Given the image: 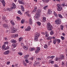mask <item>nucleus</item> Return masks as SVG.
I'll return each instance as SVG.
<instances>
[{
    "label": "nucleus",
    "instance_id": "4d7b16f0",
    "mask_svg": "<svg viewBox=\"0 0 67 67\" xmlns=\"http://www.w3.org/2000/svg\"><path fill=\"white\" fill-rule=\"evenodd\" d=\"M58 59V58L57 57H56L55 58V61H57Z\"/></svg>",
    "mask_w": 67,
    "mask_h": 67
},
{
    "label": "nucleus",
    "instance_id": "ddd939ff",
    "mask_svg": "<svg viewBox=\"0 0 67 67\" xmlns=\"http://www.w3.org/2000/svg\"><path fill=\"white\" fill-rule=\"evenodd\" d=\"M50 34L51 35H54V31L52 30L50 32Z\"/></svg>",
    "mask_w": 67,
    "mask_h": 67
},
{
    "label": "nucleus",
    "instance_id": "3c124183",
    "mask_svg": "<svg viewBox=\"0 0 67 67\" xmlns=\"http://www.w3.org/2000/svg\"><path fill=\"white\" fill-rule=\"evenodd\" d=\"M36 10H37L36 9H34L32 11L33 13L34 12H35L36 11Z\"/></svg>",
    "mask_w": 67,
    "mask_h": 67
},
{
    "label": "nucleus",
    "instance_id": "37998d69",
    "mask_svg": "<svg viewBox=\"0 0 67 67\" xmlns=\"http://www.w3.org/2000/svg\"><path fill=\"white\" fill-rule=\"evenodd\" d=\"M12 46L14 48H15L16 47V44H12Z\"/></svg>",
    "mask_w": 67,
    "mask_h": 67
},
{
    "label": "nucleus",
    "instance_id": "1a4fd4ad",
    "mask_svg": "<svg viewBox=\"0 0 67 67\" xmlns=\"http://www.w3.org/2000/svg\"><path fill=\"white\" fill-rule=\"evenodd\" d=\"M3 26L5 28H6V29H7V28H8V25L6 24H3Z\"/></svg>",
    "mask_w": 67,
    "mask_h": 67
},
{
    "label": "nucleus",
    "instance_id": "f8f14e48",
    "mask_svg": "<svg viewBox=\"0 0 67 67\" xmlns=\"http://www.w3.org/2000/svg\"><path fill=\"white\" fill-rule=\"evenodd\" d=\"M16 42V40L14 39H12L10 41V42L12 43H15Z\"/></svg>",
    "mask_w": 67,
    "mask_h": 67
},
{
    "label": "nucleus",
    "instance_id": "20e7f679",
    "mask_svg": "<svg viewBox=\"0 0 67 67\" xmlns=\"http://www.w3.org/2000/svg\"><path fill=\"white\" fill-rule=\"evenodd\" d=\"M16 8V6H15V4L14 3L12 4V7H10L11 9H14Z\"/></svg>",
    "mask_w": 67,
    "mask_h": 67
},
{
    "label": "nucleus",
    "instance_id": "8fccbe9b",
    "mask_svg": "<svg viewBox=\"0 0 67 67\" xmlns=\"http://www.w3.org/2000/svg\"><path fill=\"white\" fill-rule=\"evenodd\" d=\"M62 6L64 7H65V6H66V5L65 4V3H63V4H62Z\"/></svg>",
    "mask_w": 67,
    "mask_h": 67
},
{
    "label": "nucleus",
    "instance_id": "79ce46f5",
    "mask_svg": "<svg viewBox=\"0 0 67 67\" xmlns=\"http://www.w3.org/2000/svg\"><path fill=\"white\" fill-rule=\"evenodd\" d=\"M35 50V48H31L30 49V51H34Z\"/></svg>",
    "mask_w": 67,
    "mask_h": 67
},
{
    "label": "nucleus",
    "instance_id": "e433bc0d",
    "mask_svg": "<svg viewBox=\"0 0 67 67\" xmlns=\"http://www.w3.org/2000/svg\"><path fill=\"white\" fill-rule=\"evenodd\" d=\"M3 20L5 21H7V19L5 17H3Z\"/></svg>",
    "mask_w": 67,
    "mask_h": 67
},
{
    "label": "nucleus",
    "instance_id": "0e129e2a",
    "mask_svg": "<svg viewBox=\"0 0 67 67\" xmlns=\"http://www.w3.org/2000/svg\"><path fill=\"white\" fill-rule=\"evenodd\" d=\"M11 8H8L7 9V10L8 11H11Z\"/></svg>",
    "mask_w": 67,
    "mask_h": 67
},
{
    "label": "nucleus",
    "instance_id": "72a5a7b5",
    "mask_svg": "<svg viewBox=\"0 0 67 67\" xmlns=\"http://www.w3.org/2000/svg\"><path fill=\"white\" fill-rule=\"evenodd\" d=\"M5 45L4 44L3 45L2 47V48L3 49H5Z\"/></svg>",
    "mask_w": 67,
    "mask_h": 67
},
{
    "label": "nucleus",
    "instance_id": "5701e85b",
    "mask_svg": "<svg viewBox=\"0 0 67 67\" xmlns=\"http://www.w3.org/2000/svg\"><path fill=\"white\" fill-rule=\"evenodd\" d=\"M18 2L20 4H24V2L23 1H20V0H19L18 1Z\"/></svg>",
    "mask_w": 67,
    "mask_h": 67
},
{
    "label": "nucleus",
    "instance_id": "09e8293b",
    "mask_svg": "<svg viewBox=\"0 0 67 67\" xmlns=\"http://www.w3.org/2000/svg\"><path fill=\"white\" fill-rule=\"evenodd\" d=\"M50 63H51L52 64H53L54 63V62L53 60H52L50 62Z\"/></svg>",
    "mask_w": 67,
    "mask_h": 67
},
{
    "label": "nucleus",
    "instance_id": "5fc2aeb1",
    "mask_svg": "<svg viewBox=\"0 0 67 67\" xmlns=\"http://www.w3.org/2000/svg\"><path fill=\"white\" fill-rule=\"evenodd\" d=\"M10 63V62H7V65H9Z\"/></svg>",
    "mask_w": 67,
    "mask_h": 67
},
{
    "label": "nucleus",
    "instance_id": "de8ad7c7",
    "mask_svg": "<svg viewBox=\"0 0 67 67\" xmlns=\"http://www.w3.org/2000/svg\"><path fill=\"white\" fill-rule=\"evenodd\" d=\"M23 64L25 66H27V64H26V63H25V62H24Z\"/></svg>",
    "mask_w": 67,
    "mask_h": 67
},
{
    "label": "nucleus",
    "instance_id": "774afa93",
    "mask_svg": "<svg viewBox=\"0 0 67 67\" xmlns=\"http://www.w3.org/2000/svg\"><path fill=\"white\" fill-rule=\"evenodd\" d=\"M34 58L33 57H32L30 58V59H31V60H33V59H34Z\"/></svg>",
    "mask_w": 67,
    "mask_h": 67
},
{
    "label": "nucleus",
    "instance_id": "2f4dec72",
    "mask_svg": "<svg viewBox=\"0 0 67 67\" xmlns=\"http://www.w3.org/2000/svg\"><path fill=\"white\" fill-rule=\"evenodd\" d=\"M57 43H60V40L59 39H57Z\"/></svg>",
    "mask_w": 67,
    "mask_h": 67
},
{
    "label": "nucleus",
    "instance_id": "c85d7f7f",
    "mask_svg": "<svg viewBox=\"0 0 67 67\" xmlns=\"http://www.w3.org/2000/svg\"><path fill=\"white\" fill-rule=\"evenodd\" d=\"M37 24L39 26H40V25H41V22H40L39 21H37Z\"/></svg>",
    "mask_w": 67,
    "mask_h": 67
},
{
    "label": "nucleus",
    "instance_id": "13d9d810",
    "mask_svg": "<svg viewBox=\"0 0 67 67\" xmlns=\"http://www.w3.org/2000/svg\"><path fill=\"white\" fill-rule=\"evenodd\" d=\"M9 43V42H4V44H8Z\"/></svg>",
    "mask_w": 67,
    "mask_h": 67
},
{
    "label": "nucleus",
    "instance_id": "473e14b6",
    "mask_svg": "<svg viewBox=\"0 0 67 67\" xmlns=\"http://www.w3.org/2000/svg\"><path fill=\"white\" fill-rule=\"evenodd\" d=\"M23 48L24 49H27L28 47H27V46H24L23 47Z\"/></svg>",
    "mask_w": 67,
    "mask_h": 67
},
{
    "label": "nucleus",
    "instance_id": "4be33fe9",
    "mask_svg": "<svg viewBox=\"0 0 67 67\" xmlns=\"http://www.w3.org/2000/svg\"><path fill=\"white\" fill-rule=\"evenodd\" d=\"M62 7H60L58 8L57 10L58 11H59L62 10Z\"/></svg>",
    "mask_w": 67,
    "mask_h": 67
},
{
    "label": "nucleus",
    "instance_id": "a19ab883",
    "mask_svg": "<svg viewBox=\"0 0 67 67\" xmlns=\"http://www.w3.org/2000/svg\"><path fill=\"white\" fill-rule=\"evenodd\" d=\"M62 66H65V63L63 61L62 62Z\"/></svg>",
    "mask_w": 67,
    "mask_h": 67
},
{
    "label": "nucleus",
    "instance_id": "c756f323",
    "mask_svg": "<svg viewBox=\"0 0 67 67\" xmlns=\"http://www.w3.org/2000/svg\"><path fill=\"white\" fill-rule=\"evenodd\" d=\"M21 10H22V11L23 12H24V7H23V5H21Z\"/></svg>",
    "mask_w": 67,
    "mask_h": 67
},
{
    "label": "nucleus",
    "instance_id": "6e6552de",
    "mask_svg": "<svg viewBox=\"0 0 67 67\" xmlns=\"http://www.w3.org/2000/svg\"><path fill=\"white\" fill-rule=\"evenodd\" d=\"M41 48L40 47H38L37 49H36V51H35V52L36 54L37 53H38L40 51V50H41Z\"/></svg>",
    "mask_w": 67,
    "mask_h": 67
},
{
    "label": "nucleus",
    "instance_id": "423d86ee",
    "mask_svg": "<svg viewBox=\"0 0 67 67\" xmlns=\"http://www.w3.org/2000/svg\"><path fill=\"white\" fill-rule=\"evenodd\" d=\"M16 32V29L15 28H13L11 30V32L12 33H14Z\"/></svg>",
    "mask_w": 67,
    "mask_h": 67
},
{
    "label": "nucleus",
    "instance_id": "a878e982",
    "mask_svg": "<svg viewBox=\"0 0 67 67\" xmlns=\"http://www.w3.org/2000/svg\"><path fill=\"white\" fill-rule=\"evenodd\" d=\"M40 63V62H36V63H35L34 64V66H37V65H39V64Z\"/></svg>",
    "mask_w": 67,
    "mask_h": 67
},
{
    "label": "nucleus",
    "instance_id": "dca6fc26",
    "mask_svg": "<svg viewBox=\"0 0 67 67\" xmlns=\"http://www.w3.org/2000/svg\"><path fill=\"white\" fill-rule=\"evenodd\" d=\"M43 2L44 3H48L49 2V0H42Z\"/></svg>",
    "mask_w": 67,
    "mask_h": 67
},
{
    "label": "nucleus",
    "instance_id": "338daca9",
    "mask_svg": "<svg viewBox=\"0 0 67 67\" xmlns=\"http://www.w3.org/2000/svg\"><path fill=\"white\" fill-rule=\"evenodd\" d=\"M34 9H35L37 10V7L36 6H35L34 7Z\"/></svg>",
    "mask_w": 67,
    "mask_h": 67
},
{
    "label": "nucleus",
    "instance_id": "393cba45",
    "mask_svg": "<svg viewBox=\"0 0 67 67\" xmlns=\"http://www.w3.org/2000/svg\"><path fill=\"white\" fill-rule=\"evenodd\" d=\"M52 38V37L51 36H49L47 38V40H51Z\"/></svg>",
    "mask_w": 67,
    "mask_h": 67
},
{
    "label": "nucleus",
    "instance_id": "aec40b11",
    "mask_svg": "<svg viewBox=\"0 0 67 67\" xmlns=\"http://www.w3.org/2000/svg\"><path fill=\"white\" fill-rule=\"evenodd\" d=\"M48 5H47L46 6H44L43 7V9H44V10H46L47 9V7H48Z\"/></svg>",
    "mask_w": 67,
    "mask_h": 67
},
{
    "label": "nucleus",
    "instance_id": "680f3d73",
    "mask_svg": "<svg viewBox=\"0 0 67 67\" xmlns=\"http://www.w3.org/2000/svg\"><path fill=\"white\" fill-rule=\"evenodd\" d=\"M54 67H59V66L56 64H55L54 65Z\"/></svg>",
    "mask_w": 67,
    "mask_h": 67
},
{
    "label": "nucleus",
    "instance_id": "69168bd1",
    "mask_svg": "<svg viewBox=\"0 0 67 67\" xmlns=\"http://www.w3.org/2000/svg\"><path fill=\"white\" fill-rule=\"evenodd\" d=\"M21 46H23L24 45V43H21Z\"/></svg>",
    "mask_w": 67,
    "mask_h": 67
},
{
    "label": "nucleus",
    "instance_id": "c9c22d12",
    "mask_svg": "<svg viewBox=\"0 0 67 67\" xmlns=\"http://www.w3.org/2000/svg\"><path fill=\"white\" fill-rule=\"evenodd\" d=\"M18 34H15V35H13L14 37H18Z\"/></svg>",
    "mask_w": 67,
    "mask_h": 67
},
{
    "label": "nucleus",
    "instance_id": "6ab92c4d",
    "mask_svg": "<svg viewBox=\"0 0 67 67\" xmlns=\"http://www.w3.org/2000/svg\"><path fill=\"white\" fill-rule=\"evenodd\" d=\"M44 48L47 49V48H48V46H47V44H45L44 46Z\"/></svg>",
    "mask_w": 67,
    "mask_h": 67
},
{
    "label": "nucleus",
    "instance_id": "9d476101",
    "mask_svg": "<svg viewBox=\"0 0 67 67\" xmlns=\"http://www.w3.org/2000/svg\"><path fill=\"white\" fill-rule=\"evenodd\" d=\"M9 52L10 51H9L7 50L4 52L3 53V54H4V55H7L8 54H9Z\"/></svg>",
    "mask_w": 67,
    "mask_h": 67
},
{
    "label": "nucleus",
    "instance_id": "cd10ccee",
    "mask_svg": "<svg viewBox=\"0 0 67 67\" xmlns=\"http://www.w3.org/2000/svg\"><path fill=\"white\" fill-rule=\"evenodd\" d=\"M10 47L9 46H7L4 50V51H5V50H7V49H9Z\"/></svg>",
    "mask_w": 67,
    "mask_h": 67
},
{
    "label": "nucleus",
    "instance_id": "7ed1b4c3",
    "mask_svg": "<svg viewBox=\"0 0 67 67\" xmlns=\"http://www.w3.org/2000/svg\"><path fill=\"white\" fill-rule=\"evenodd\" d=\"M55 22H56V24L57 25H59L61 24V20L59 19H57L55 21Z\"/></svg>",
    "mask_w": 67,
    "mask_h": 67
},
{
    "label": "nucleus",
    "instance_id": "bb28decb",
    "mask_svg": "<svg viewBox=\"0 0 67 67\" xmlns=\"http://www.w3.org/2000/svg\"><path fill=\"white\" fill-rule=\"evenodd\" d=\"M56 42H57V40L56 39H54V40L53 43L54 44H55L56 43Z\"/></svg>",
    "mask_w": 67,
    "mask_h": 67
},
{
    "label": "nucleus",
    "instance_id": "39448f33",
    "mask_svg": "<svg viewBox=\"0 0 67 67\" xmlns=\"http://www.w3.org/2000/svg\"><path fill=\"white\" fill-rule=\"evenodd\" d=\"M31 29V26H28L26 29H25V31H30Z\"/></svg>",
    "mask_w": 67,
    "mask_h": 67
},
{
    "label": "nucleus",
    "instance_id": "e2e57ef3",
    "mask_svg": "<svg viewBox=\"0 0 67 67\" xmlns=\"http://www.w3.org/2000/svg\"><path fill=\"white\" fill-rule=\"evenodd\" d=\"M57 6L58 7V8H59V7H60V4H58L57 5Z\"/></svg>",
    "mask_w": 67,
    "mask_h": 67
},
{
    "label": "nucleus",
    "instance_id": "49530a36",
    "mask_svg": "<svg viewBox=\"0 0 67 67\" xmlns=\"http://www.w3.org/2000/svg\"><path fill=\"white\" fill-rule=\"evenodd\" d=\"M16 18L17 20H21V18L19 17H17Z\"/></svg>",
    "mask_w": 67,
    "mask_h": 67
},
{
    "label": "nucleus",
    "instance_id": "c03bdc74",
    "mask_svg": "<svg viewBox=\"0 0 67 67\" xmlns=\"http://www.w3.org/2000/svg\"><path fill=\"white\" fill-rule=\"evenodd\" d=\"M43 20L44 21V22H45L46 21V18L45 17H43Z\"/></svg>",
    "mask_w": 67,
    "mask_h": 67
},
{
    "label": "nucleus",
    "instance_id": "052dcab7",
    "mask_svg": "<svg viewBox=\"0 0 67 67\" xmlns=\"http://www.w3.org/2000/svg\"><path fill=\"white\" fill-rule=\"evenodd\" d=\"M60 26H61V30H63V28H64V27L62 25H61Z\"/></svg>",
    "mask_w": 67,
    "mask_h": 67
},
{
    "label": "nucleus",
    "instance_id": "ea45409f",
    "mask_svg": "<svg viewBox=\"0 0 67 67\" xmlns=\"http://www.w3.org/2000/svg\"><path fill=\"white\" fill-rule=\"evenodd\" d=\"M54 14L55 16V17H56V16L57 17V16H58L57 15V13H56V12H54Z\"/></svg>",
    "mask_w": 67,
    "mask_h": 67
},
{
    "label": "nucleus",
    "instance_id": "4468645a",
    "mask_svg": "<svg viewBox=\"0 0 67 67\" xmlns=\"http://www.w3.org/2000/svg\"><path fill=\"white\" fill-rule=\"evenodd\" d=\"M25 59H28V57H29V55H27L24 56Z\"/></svg>",
    "mask_w": 67,
    "mask_h": 67
},
{
    "label": "nucleus",
    "instance_id": "412c9836",
    "mask_svg": "<svg viewBox=\"0 0 67 67\" xmlns=\"http://www.w3.org/2000/svg\"><path fill=\"white\" fill-rule=\"evenodd\" d=\"M40 14L39 13H36V17H39Z\"/></svg>",
    "mask_w": 67,
    "mask_h": 67
},
{
    "label": "nucleus",
    "instance_id": "603ef678",
    "mask_svg": "<svg viewBox=\"0 0 67 67\" xmlns=\"http://www.w3.org/2000/svg\"><path fill=\"white\" fill-rule=\"evenodd\" d=\"M19 42H20V41H21V40H22V38L20 37L19 38Z\"/></svg>",
    "mask_w": 67,
    "mask_h": 67
},
{
    "label": "nucleus",
    "instance_id": "58836bf2",
    "mask_svg": "<svg viewBox=\"0 0 67 67\" xmlns=\"http://www.w3.org/2000/svg\"><path fill=\"white\" fill-rule=\"evenodd\" d=\"M43 35H45L46 34V31H45L44 32H42L41 33Z\"/></svg>",
    "mask_w": 67,
    "mask_h": 67
},
{
    "label": "nucleus",
    "instance_id": "6e6d98bb",
    "mask_svg": "<svg viewBox=\"0 0 67 67\" xmlns=\"http://www.w3.org/2000/svg\"><path fill=\"white\" fill-rule=\"evenodd\" d=\"M37 12H38V13H40L41 12V10L40 9H38L37 10Z\"/></svg>",
    "mask_w": 67,
    "mask_h": 67
},
{
    "label": "nucleus",
    "instance_id": "f3484780",
    "mask_svg": "<svg viewBox=\"0 0 67 67\" xmlns=\"http://www.w3.org/2000/svg\"><path fill=\"white\" fill-rule=\"evenodd\" d=\"M47 12L48 14H52V11H51L50 9H49L48 10Z\"/></svg>",
    "mask_w": 67,
    "mask_h": 67
},
{
    "label": "nucleus",
    "instance_id": "9b49d317",
    "mask_svg": "<svg viewBox=\"0 0 67 67\" xmlns=\"http://www.w3.org/2000/svg\"><path fill=\"white\" fill-rule=\"evenodd\" d=\"M29 24H30L31 25H32L33 23H32V19L30 18L29 20Z\"/></svg>",
    "mask_w": 67,
    "mask_h": 67
},
{
    "label": "nucleus",
    "instance_id": "0eeeda50",
    "mask_svg": "<svg viewBox=\"0 0 67 67\" xmlns=\"http://www.w3.org/2000/svg\"><path fill=\"white\" fill-rule=\"evenodd\" d=\"M0 1L2 2L3 7H5V1H4V0H0Z\"/></svg>",
    "mask_w": 67,
    "mask_h": 67
},
{
    "label": "nucleus",
    "instance_id": "a211bd4d",
    "mask_svg": "<svg viewBox=\"0 0 67 67\" xmlns=\"http://www.w3.org/2000/svg\"><path fill=\"white\" fill-rule=\"evenodd\" d=\"M64 58L65 56L63 54H62L61 55L60 59H61L63 60V59H64Z\"/></svg>",
    "mask_w": 67,
    "mask_h": 67
},
{
    "label": "nucleus",
    "instance_id": "b1692460",
    "mask_svg": "<svg viewBox=\"0 0 67 67\" xmlns=\"http://www.w3.org/2000/svg\"><path fill=\"white\" fill-rule=\"evenodd\" d=\"M24 22H25V20L24 19H22L21 21V23L22 24H23V23H24Z\"/></svg>",
    "mask_w": 67,
    "mask_h": 67
},
{
    "label": "nucleus",
    "instance_id": "f03ea898",
    "mask_svg": "<svg viewBox=\"0 0 67 67\" xmlns=\"http://www.w3.org/2000/svg\"><path fill=\"white\" fill-rule=\"evenodd\" d=\"M40 34L37 32L35 34V37L34 41L35 42H36L38 40V38L40 37Z\"/></svg>",
    "mask_w": 67,
    "mask_h": 67
},
{
    "label": "nucleus",
    "instance_id": "a18cd8bd",
    "mask_svg": "<svg viewBox=\"0 0 67 67\" xmlns=\"http://www.w3.org/2000/svg\"><path fill=\"white\" fill-rule=\"evenodd\" d=\"M58 15L59 17H63L62 15L60 14H58Z\"/></svg>",
    "mask_w": 67,
    "mask_h": 67
},
{
    "label": "nucleus",
    "instance_id": "f704fd0d",
    "mask_svg": "<svg viewBox=\"0 0 67 67\" xmlns=\"http://www.w3.org/2000/svg\"><path fill=\"white\" fill-rule=\"evenodd\" d=\"M10 23L13 25H15V23L13 22V21H11Z\"/></svg>",
    "mask_w": 67,
    "mask_h": 67
},
{
    "label": "nucleus",
    "instance_id": "2eb2a0df",
    "mask_svg": "<svg viewBox=\"0 0 67 67\" xmlns=\"http://www.w3.org/2000/svg\"><path fill=\"white\" fill-rule=\"evenodd\" d=\"M25 59H28V57H29V55H27L24 56Z\"/></svg>",
    "mask_w": 67,
    "mask_h": 67
},
{
    "label": "nucleus",
    "instance_id": "bf43d9fd",
    "mask_svg": "<svg viewBox=\"0 0 67 67\" xmlns=\"http://www.w3.org/2000/svg\"><path fill=\"white\" fill-rule=\"evenodd\" d=\"M25 60V62H26L27 63H29V60H27V59H26Z\"/></svg>",
    "mask_w": 67,
    "mask_h": 67
},
{
    "label": "nucleus",
    "instance_id": "4c0bfd02",
    "mask_svg": "<svg viewBox=\"0 0 67 67\" xmlns=\"http://www.w3.org/2000/svg\"><path fill=\"white\" fill-rule=\"evenodd\" d=\"M18 14H20V15H22V13H21V11H20V10H19L18 12Z\"/></svg>",
    "mask_w": 67,
    "mask_h": 67
},
{
    "label": "nucleus",
    "instance_id": "864d4df0",
    "mask_svg": "<svg viewBox=\"0 0 67 67\" xmlns=\"http://www.w3.org/2000/svg\"><path fill=\"white\" fill-rule=\"evenodd\" d=\"M61 38L62 40H64L65 38V37L63 36H61Z\"/></svg>",
    "mask_w": 67,
    "mask_h": 67
},
{
    "label": "nucleus",
    "instance_id": "7c9ffc66",
    "mask_svg": "<svg viewBox=\"0 0 67 67\" xmlns=\"http://www.w3.org/2000/svg\"><path fill=\"white\" fill-rule=\"evenodd\" d=\"M18 54V55L20 56H22V55H23V53H22V52H19Z\"/></svg>",
    "mask_w": 67,
    "mask_h": 67
},
{
    "label": "nucleus",
    "instance_id": "f257e3e1",
    "mask_svg": "<svg viewBox=\"0 0 67 67\" xmlns=\"http://www.w3.org/2000/svg\"><path fill=\"white\" fill-rule=\"evenodd\" d=\"M47 28L49 31H52L53 29V26L51 25L49 23L47 24Z\"/></svg>",
    "mask_w": 67,
    "mask_h": 67
}]
</instances>
